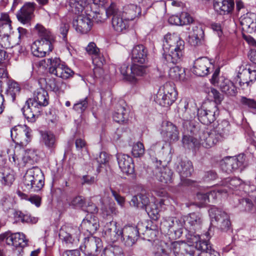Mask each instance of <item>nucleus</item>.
I'll return each mask as SVG.
<instances>
[{
  "label": "nucleus",
  "instance_id": "nucleus-1",
  "mask_svg": "<svg viewBox=\"0 0 256 256\" xmlns=\"http://www.w3.org/2000/svg\"><path fill=\"white\" fill-rule=\"evenodd\" d=\"M184 42L175 33L168 34L163 42V58L166 64H176L181 60L184 54Z\"/></svg>",
  "mask_w": 256,
  "mask_h": 256
},
{
  "label": "nucleus",
  "instance_id": "nucleus-2",
  "mask_svg": "<svg viewBox=\"0 0 256 256\" xmlns=\"http://www.w3.org/2000/svg\"><path fill=\"white\" fill-rule=\"evenodd\" d=\"M222 140L220 134H218L214 128L206 132L198 127V132L195 134L184 135L182 141L184 145L188 148H192L198 145L208 148Z\"/></svg>",
  "mask_w": 256,
  "mask_h": 256
},
{
  "label": "nucleus",
  "instance_id": "nucleus-3",
  "mask_svg": "<svg viewBox=\"0 0 256 256\" xmlns=\"http://www.w3.org/2000/svg\"><path fill=\"white\" fill-rule=\"evenodd\" d=\"M34 28L40 39L32 44L31 51L34 56L42 58L46 56L47 52L52 51L54 38L50 31L40 24H37Z\"/></svg>",
  "mask_w": 256,
  "mask_h": 256
},
{
  "label": "nucleus",
  "instance_id": "nucleus-4",
  "mask_svg": "<svg viewBox=\"0 0 256 256\" xmlns=\"http://www.w3.org/2000/svg\"><path fill=\"white\" fill-rule=\"evenodd\" d=\"M198 108L195 104L187 99L181 100L178 109V116L184 120L182 123L184 135L198 132V126L194 124L192 120L196 117Z\"/></svg>",
  "mask_w": 256,
  "mask_h": 256
},
{
  "label": "nucleus",
  "instance_id": "nucleus-5",
  "mask_svg": "<svg viewBox=\"0 0 256 256\" xmlns=\"http://www.w3.org/2000/svg\"><path fill=\"white\" fill-rule=\"evenodd\" d=\"M44 180V176L40 169L37 166H34L26 172L23 183L27 190L37 192L43 188Z\"/></svg>",
  "mask_w": 256,
  "mask_h": 256
},
{
  "label": "nucleus",
  "instance_id": "nucleus-6",
  "mask_svg": "<svg viewBox=\"0 0 256 256\" xmlns=\"http://www.w3.org/2000/svg\"><path fill=\"white\" fill-rule=\"evenodd\" d=\"M106 12L108 17L112 16V27L116 32L124 33L126 31L129 21L122 16L121 11L118 10L114 4L111 3L106 9Z\"/></svg>",
  "mask_w": 256,
  "mask_h": 256
},
{
  "label": "nucleus",
  "instance_id": "nucleus-7",
  "mask_svg": "<svg viewBox=\"0 0 256 256\" xmlns=\"http://www.w3.org/2000/svg\"><path fill=\"white\" fill-rule=\"evenodd\" d=\"M177 92L174 85L166 83L160 87L155 98V101L159 105L168 107L176 100Z\"/></svg>",
  "mask_w": 256,
  "mask_h": 256
},
{
  "label": "nucleus",
  "instance_id": "nucleus-8",
  "mask_svg": "<svg viewBox=\"0 0 256 256\" xmlns=\"http://www.w3.org/2000/svg\"><path fill=\"white\" fill-rule=\"evenodd\" d=\"M219 114L218 107L215 102H206L198 109L197 116L200 122L206 125L213 122Z\"/></svg>",
  "mask_w": 256,
  "mask_h": 256
},
{
  "label": "nucleus",
  "instance_id": "nucleus-9",
  "mask_svg": "<svg viewBox=\"0 0 256 256\" xmlns=\"http://www.w3.org/2000/svg\"><path fill=\"white\" fill-rule=\"evenodd\" d=\"M211 224L222 231H227L230 227L231 222L229 215L225 212L216 207L209 210Z\"/></svg>",
  "mask_w": 256,
  "mask_h": 256
},
{
  "label": "nucleus",
  "instance_id": "nucleus-10",
  "mask_svg": "<svg viewBox=\"0 0 256 256\" xmlns=\"http://www.w3.org/2000/svg\"><path fill=\"white\" fill-rule=\"evenodd\" d=\"M31 130L26 125H18L10 130L13 142L21 147L24 148L31 140Z\"/></svg>",
  "mask_w": 256,
  "mask_h": 256
},
{
  "label": "nucleus",
  "instance_id": "nucleus-11",
  "mask_svg": "<svg viewBox=\"0 0 256 256\" xmlns=\"http://www.w3.org/2000/svg\"><path fill=\"white\" fill-rule=\"evenodd\" d=\"M184 228L182 217L180 218L172 217L164 220L160 224V228L164 232L169 234H174L176 236L180 237Z\"/></svg>",
  "mask_w": 256,
  "mask_h": 256
},
{
  "label": "nucleus",
  "instance_id": "nucleus-12",
  "mask_svg": "<svg viewBox=\"0 0 256 256\" xmlns=\"http://www.w3.org/2000/svg\"><path fill=\"white\" fill-rule=\"evenodd\" d=\"M220 68H216L210 79L211 83L218 86L222 92L229 96H235L236 89L234 84L229 80L223 77L218 78Z\"/></svg>",
  "mask_w": 256,
  "mask_h": 256
},
{
  "label": "nucleus",
  "instance_id": "nucleus-13",
  "mask_svg": "<svg viewBox=\"0 0 256 256\" xmlns=\"http://www.w3.org/2000/svg\"><path fill=\"white\" fill-rule=\"evenodd\" d=\"M80 233V230L78 227L68 226L60 230L59 236L68 246H77Z\"/></svg>",
  "mask_w": 256,
  "mask_h": 256
},
{
  "label": "nucleus",
  "instance_id": "nucleus-14",
  "mask_svg": "<svg viewBox=\"0 0 256 256\" xmlns=\"http://www.w3.org/2000/svg\"><path fill=\"white\" fill-rule=\"evenodd\" d=\"M92 16L90 14H78L72 21V26L76 30L82 34L88 33L92 28V22L91 20Z\"/></svg>",
  "mask_w": 256,
  "mask_h": 256
},
{
  "label": "nucleus",
  "instance_id": "nucleus-15",
  "mask_svg": "<svg viewBox=\"0 0 256 256\" xmlns=\"http://www.w3.org/2000/svg\"><path fill=\"white\" fill-rule=\"evenodd\" d=\"M184 228L190 232L196 233L202 228V218L198 212H192L182 216Z\"/></svg>",
  "mask_w": 256,
  "mask_h": 256
},
{
  "label": "nucleus",
  "instance_id": "nucleus-16",
  "mask_svg": "<svg viewBox=\"0 0 256 256\" xmlns=\"http://www.w3.org/2000/svg\"><path fill=\"white\" fill-rule=\"evenodd\" d=\"M246 166L245 156L243 154H239L236 158H226L222 164V169L228 173L232 172L237 170H240L242 171Z\"/></svg>",
  "mask_w": 256,
  "mask_h": 256
},
{
  "label": "nucleus",
  "instance_id": "nucleus-17",
  "mask_svg": "<svg viewBox=\"0 0 256 256\" xmlns=\"http://www.w3.org/2000/svg\"><path fill=\"white\" fill-rule=\"evenodd\" d=\"M102 246V240L100 238L90 236L84 238V244L80 246V248L86 256L95 255Z\"/></svg>",
  "mask_w": 256,
  "mask_h": 256
},
{
  "label": "nucleus",
  "instance_id": "nucleus-18",
  "mask_svg": "<svg viewBox=\"0 0 256 256\" xmlns=\"http://www.w3.org/2000/svg\"><path fill=\"white\" fill-rule=\"evenodd\" d=\"M160 134L164 140L170 143L177 141L179 138L177 127L170 122H162Z\"/></svg>",
  "mask_w": 256,
  "mask_h": 256
},
{
  "label": "nucleus",
  "instance_id": "nucleus-19",
  "mask_svg": "<svg viewBox=\"0 0 256 256\" xmlns=\"http://www.w3.org/2000/svg\"><path fill=\"white\" fill-rule=\"evenodd\" d=\"M35 4L33 2L25 4L17 12L16 18L18 20L24 24H30L34 18Z\"/></svg>",
  "mask_w": 256,
  "mask_h": 256
},
{
  "label": "nucleus",
  "instance_id": "nucleus-20",
  "mask_svg": "<svg viewBox=\"0 0 256 256\" xmlns=\"http://www.w3.org/2000/svg\"><path fill=\"white\" fill-rule=\"evenodd\" d=\"M190 44L193 46H198L202 44L204 37V32L202 26L198 24H191L189 28Z\"/></svg>",
  "mask_w": 256,
  "mask_h": 256
},
{
  "label": "nucleus",
  "instance_id": "nucleus-21",
  "mask_svg": "<svg viewBox=\"0 0 256 256\" xmlns=\"http://www.w3.org/2000/svg\"><path fill=\"white\" fill-rule=\"evenodd\" d=\"M105 234L112 242H115L122 238V228L115 221L107 223L104 226Z\"/></svg>",
  "mask_w": 256,
  "mask_h": 256
},
{
  "label": "nucleus",
  "instance_id": "nucleus-22",
  "mask_svg": "<svg viewBox=\"0 0 256 256\" xmlns=\"http://www.w3.org/2000/svg\"><path fill=\"white\" fill-rule=\"evenodd\" d=\"M138 232L134 226H126L122 228V240L128 246H132L138 238Z\"/></svg>",
  "mask_w": 256,
  "mask_h": 256
},
{
  "label": "nucleus",
  "instance_id": "nucleus-23",
  "mask_svg": "<svg viewBox=\"0 0 256 256\" xmlns=\"http://www.w3.org/2000/svg\"><path fill=\"white\" fill-rule=\"evenodd\" d=\"M32 100H27L22 111L28 122H34L40 115L42 110L32 103Z\"/></svg>",
  "mask_w": 256,
  "mask_h": 256
},
{
  "label": "nucleus",
  "instance_id": "nucleus-24",
  "mask_svg": "<svg viewBox=\"0 0 256 256\" xmlns=\"http://www.w3.org/2000/svg\"><path fill=\"white\" fill-rule=\"evenodd\" d=\"M32 103L42 110V107L46 106L49 103L48 92L43 88H38L34 93L33 98H30Z\"/></svg>",
  "mask_w": 256,
  "mask_h": 256
},
{
  "label": "nucleus",
  "instance_id": "nucleus-25",
  "mask_svg": "<svg viewBox=\"0 0 256 256\" xmlns=\"http://www.w3.org/2000/svg\"><path fill=\"white\" fill-rule=\"evenodd\" d=\"M211 63L206 58H200L194 62L192 72L194 74L199 76H204L209 72Z\"/></svg>",
  "mask_w": 256,
  "mask_h": 256
},
{
  "label": "nucleus",
  "instance_id": "nucleus-26",
  "mask_svg": "<svg viewBox=\"0 0 256 256\" xmlns=\"http://www.w3.org/2000/svg\"><path fill=\"white\" fill-rule=\"evenodd\" d=\"M148 50L142 44L136 46L132 50V60L133 63L144 64L148 60Z\"/></svg>",
  "mask_w": 256,
  "mask_h": 256
},
{
  "label": "nucleus",
  "instance_id": "nucleus-27",
  "mask_svg": "<svg viewBox=\"0 0 256 256\" xmlns=\"http://www.w3.org/2000/svg\"><path fill=\"white\" fill-rule=\"evenodd\" d=\"M175 166L182 180L190 176L194 171L192 163L190 160H178Z\"/></svg>",
  "mask_w": 256,
  "mask_h": 256
},
{
  "label": "nucleus",
  "instance_id": "nucleus-28",
  "mask_svg": "<svg viewBox=\"0 0 256 256\" xmlns=\"http://www.w3.org/2000/svg\"><path fill=\"white\" fill-rule=\"evenodd\" d=\"M193 243L196 244V248L202 252L208 253L210 256H220L218 252L212 248L211 245L208 240H201L200 235L196 234L192 238Z\"/></svg>",
  "mask_w": 256,
  "mask_h": 256
},
{
  "label": "nucleus",
  "instance_id": "nucleus-29",
  "mask_svg": "<svg viewBox=\"0 0 256 256\" xmlns=\"http://www.w3.org/2000/svg\"><path fill=\"white\" fill-rule=\"evenodd\" d=\"M120 168L123 173L132 174L134 172V164L132 159L126 154H118L117 157Z\"/></svg>",
  "mask_w": 256,
  "mask_h": 256
},
{
  "label": "nucleus",
  "instance_id": "nucleus-30",
  "mask_svg": "<svg viewBox=\"0 0 256 256\" xmlns=\"http://www.w3.org/2000/svg\"><path fill=\"white\" fill-rule=\"evenodd\" d=\"M234 0H214V10L221 15L230 13L234 10Z\"/></svg>",
  "mask_w": 256,
  "mask_h": 256
},
{
  "label": "nucleus",
  "instance_id": "nucleus-31",
  "mask_svg": "<svg viewBox=\"0 0 256 256\" xmlns=\"http://www.w3.org/2000/svg\"><path fill=\"white\" fill-rule=\"evenodd\" d=\"M240 86H248L256 80V70L250 68L244 70L238 76Z\"/></svg>",
  "mask_w": 256,
  "mask_h": 256
},
{
  "label": "nucleus",
  "instance_id": "nucleus-32",
  "mask_svg": "<svg viewBox=\"0 0 256 256\" xmlns=\"http://www.w3.org/2000/svg\"><path fill=\"white\" fill-rule=\"evenodd\" d=\"M99 224L98 220L94 216H90L84 218L81 223L80 228L82 232H87L89 236L94 233L98 230Z\"/></svg>",
  "mask_w": 256,
  "mask_h": 256
},
{
  "label": "nucleus",
  "instance_id": "nucleus-33",
  "mask_svg": "<svg viewBox=\"0 0 256 256\" xmlns=\"http://www.w3.org/2000/svg\"><path fill=\"white\" fill-rule=\"evenodd\" d=\"M6 242L8 244L16 248H24L27 245L24 234L20 232L12 234L8 236L6 238Z\"/></svg>",
  "mask_w": 256,
  "mask_h": 256
},
{
  "label": "nucleus",
  "instance_id": "nucleus-34",
  "mask_svg": "<svg viewBox=\"0 0 256 256\" xmlns=\"http://www.w3.org/2000/svg\"><path fill=\"white\" fill-rule=\"evenodd\" d=\"M120 11L122 16L128 21L134 20L141 13L140 8L134 4L125 5Z\"/></svg>",
  "mask_w": 256,
  "mask_h": 256
},
{
  "label": "nucleus",
  "instance_id": "nucleus-35",
  "mask_svg": "<svg viewBox=\"0 0 256 256\" xmlns=\"http://www.w3.org/2000/svg\"><path fill=\"white\" fill-rule=\"evenodd\" d=\"M146 72V68L144 65L133 63L130 68V74L128 80L134 82L138 80V77L144 76Z\"/></svg>",
  "mask_w": 256,
  "mask_h": 256
},
{
  "label": "nucleus",
  "instance_id": "nucleus-36",
  "mask_svg": "<svg viewBox=\"0 0 256 256\" xmlns=\"http://www.w3.org/2000/svg\"><path fill=\"white\" fill-rule=\"evenodd\" d=\"M254 14L249 12L240 16V20L244 30L251 32L254 30L256 28V24L254 22Z\"/></svg>",
  "mask_w": 256,
  "mask_h": 256
},
{
  "label": "nucleus",
  "instance_id": "nucleus-37",
  "mask_svg": "<svg viewBox=\"0 0 256 256\" xmlns=\"http://www.w3.org/2000/svg\"><path fill=\"white\" fill-rule=\"evenodd\" d=\"M69 10L76 14H82L88 7V0H67Z\"/></svg>",
  "mask_w": 256,
  "mask_h": 256
},
{
  "label": "nucleus",
  "instance_id": "nucleus-38",
  "mask_svg": "<svg viewBox=\"0 0 256 256\" xmlns=\"http://www.w3.org/2000/svg\"><path fill=\"white\" fill-rule=\"evenodd\" d=\"M150 200L146 193L142 192L132 196L130 204L138 208L144 209V208L149 204Z\"/></svg>",
  "mask_w": 256,
  "mask_h": 256
},
{
  "label": "nucleus",
  "instance_id": "nucleus-39",
  "mask_svg": "<svg viewBox=\"0 0 256 256\" xmlns=\"http://www.w3.org/2000/svg\"><path fill=\"white\" fill-rule=\"evenodd\" d=\"M15 180L14 171L10 168H4L0 175V180L2 185L10 186Z\"/></svg>",
  "mask_w": 256,
  "mask_h": 256
},
{
  "label": "nucleus",
  "instance_id": "nucleus-40",
  "mask_svg": "<svg viewBox=\"0 0 256 256\" xmlns=\"http://www.w3.org/2000/svg\"><path fill=\"white\" fill-rule=\"evenodd\" d=\"M157 170L158 172H156V177L159 181L165 184L172 182L173 172L170 169L164 167Z\"/></svg>",
  "mask_w": 256,
  "mask_h": 256
},
{
  "label": "nucleus",
  "instance_id": "nucleus-41",
  "mask_svg": "<svg viewBox=\"0 0 256 256\" xmlns=\"http://www.w3.org/2000/svg\"><path fill=\"white\" fill-rule=\"evenodd\" d=\"M13 218L14 223L22 222V223H32L35 224L37 222L38 219L34 217H32L28 214H24L22 212L14 210L13 212Z\"/></svg>",
  "mask_w": 256,
  "mask_h": 256
},
{
  "label": "nucleus",
  "instance_id": "nucleus-42",
  "mask_svg": "<svg viewBox=\"0 0 256 256\" xmlns=\"http://www.w3.org/2000/svg\"><path fill=\"white\" fill-rule=\"evenodd\" d=\"M20 88L18 82L14 80H9L8 82V88L6 90V94L10 96L12 101H14L16 95L20 92Z\"/></svg>",
  "mask_w": 256,
  "mask_h": 256
},
{
  "label": "nucleus",
  "instance_id": "nucleus-43",
  "mask_svg": "<svg viewBox=\"0 0 256 256\" xmlns=\"http://www.w3.org/2000/svg\"><path fill=\"white\" fill-rule=\"evenodd\" d=\"M169 76L176 80H184L186 78L184 68L178 66L172 67L169 70Z\"/></svg>",
  "mask_w": 256,
  "mask_h": 256
},
{
  "label": "nucleus",
  "instance_id": "nucleus-44",
  "mask_svg": "<svg viewBox=\"0 0 256 256\" xmlns=\"http://www.w3.org/2000/svg\"><path fill=\"white\" fill-rule=\"evenodd\" d=\"M113 118L118 123H124L128 120V110L124 106H119L113 114Z\"/></svg>",
  "mask_w": 256,
  "mask_h": 256
},
{
  "label": "nucleus",
  "instance_id": "nucleus-45",
  "mask_svg": "<svg viewBox=\"0 0 256 256\" xmlns=\"http://www.w3.org/2000/svg\"><path fill=\"white\" fill-rule=\"evenodd\" d=\"M42 142L48 148H54L56 147L55 136L50 132H44L42 134Z\"/></svg>",
  "mask_w": 256,
  "mask_h": 256
},
{
  "label": "nucleus",
  "instance_id": "nucleus-46",
  "mask_svg": "<svg viewBox=\"0 0 256 256\" xmlns=\"http://www.w3.org/2000/svg\"><path fill=\"white\" fill-rule=\"evenodd\" d=\"M214 128L218 134H220L221 138L223 139L226 136H228L229 134L230 124L228 121L223 120Z\"/></svg>",
  "mask_w": 256,
  "mask_h": 256
},
{
  "label": "nucleus",
  "instance_id": "nucleus-47",
  "mask_svg": "<svg viewBox=\"0 0 256 256\" xmlns=\"http://www.w3.org/2000/svg\"><path fill=\"white\" fill-rule=\"evenodd\" d=\"M47 65L49 66V72L50 73L56 75L58 70V68H61L64 66L63 64L61 63V61L59 58H48L47 60Z\"/></svg>",
  "mask_w": 256,
  "mask_h": 256
},
{
  "label": "nucleus",
  "instance_id": "nucleus-48",
  "mask_svg": "<svg viewBox=\"0 0 256 256\" xmlns=\"http://www.w3.org/2000/svg\"><path fill=\"white\" fill-rule=\"evenodd\" d=\"M57 70L58 72L56 76L63 79L69 78L70 76H72L74 74L73 71L64 64L62 66L61 68H58Z\"/></svg>",
  "mask_w": 256,
  "mask_h": 256
},
{
  "label": "nucleus",
  "instance_id": "nucleus-49",
  "mask_svg": "<svg viewBox=\"0 0 256 256\" xmlns=\"http://www.w3.org/2000/svg\"><path fill=\"white\" fill-rule=\"evenodd\" d=\"M88 98L80 100L73 106V109L78 113H82L88 108Z\"/></svg>",
  "mask_w": 256,
  "mask_h": 256
},
{
  "label": "nucleus",
  "instance_id": "nucleus-50",
  "mask_svg": "<svg viewBox=\"0 0 256 256\" xmlns=\"http://www.w3.org/2000/svg\"><path fill=\"white\" fill-rule=\"evenodd\" d=\"M11 30L12 26L9 22L0 20V36H10Z\"/></svg>",
  "mask_w": 256,
  "mask_h": 256
},
{
  "label": "nucleus",
  "instance_id": "nucleus-51",
  "mask_svg": "<svg viewBox=\"0 0 256 256\" xmlns=\"http://www.w3.org/2000/svg\"><path fill=\"white\" fill-rule=\"evenodd\" d=\"M132 155L136 158L142 156L144 152V148L142 143L137 142L133 146L132 151Z\"/></svg>",
  "mask_w": 256,
  "mask_h": 256
},
{
  "label": "nucleus",
  "instance_id": "nucleus-52",
  "mask_svg": "<svg viewBox=\"0 0 256 256\" xmlns=\"http://www.w3.org/2000/svg\"><path fill=\"white\" fill-rule=\"evenodd\" d=\"M184 248L185 246L180 244L178 242H174L172 244L171 250L175 256H182Z\"/></svg>",
  "mask_w": 256,
  "mask_h": 256
},
{
  "label": "nucleus",
  "instance_id": "nucleus-53",
  "mask_svg": "<svg viewBox=\"0 0 256 256\" xmlns=\"http://www.w3.org/2000/svg\"><path fill=\"white\" fill-rule=\"evenodd\" d=\"M135 228L138 230V236L140 234H152L154 235V236H156V231L153 230L150 228H149L147 226H144L143 225V224L142 222H138L136 226H135Z\"/></svg>",
  "mask_w": 256,
  "mask_h": 256
},
{
  "label": "nucleus",
  "instance_id": "nucleus-54",
  "mask_svg": "<svg viewBox=\"0 0 256 256\" xmlns=\"http://www.w3.org/2000/svg\"><path fill=\"white\" fill-rule=\"evenodd\" d=\"M120 248L118 246H109L106 248L101 256H116Z\"/></svg>",
  "mask_w": 256,
  "mask_h": 256
},
{
  "label": "nucleus",
  "instance_id": "nucleus-55",
  "mask_svg": "<svg viewBox=\"0 0 256 256\" xmlns=\"http://www.w3.org/2000/svg\"><path fill=\"white\" fill-rule=\"evenodd\" d=\"M210 94H212V96L214 98V101L212 102H215L218 107V105L220 104L224 99L222 95L221 94L218 90L214 88H211Z\"/></svg>",
  "mask_w": 256,
  "mask_h": 256
},
{
  "label": "nucleus",
  "instance_id": "nucleus-56",
  "mask_svg": "<svg viewBox=\"0 0 256 256\" xmlns=\"http://www.w3.org/2000/svg\"><path fill=\"white\" fill-rule=\"evenodd\" d=\"M215 194L214 192L212 191L206 193L198 192L197 194V198L202 202L206 203L210 202V196L214 198Z\"/></svg>",
  "mask_w": 256,
  "mask_h": 256
},
{
  "label": "nucleus",
  "instance_id": "nucleus-57",
  "mask_svg": "<svg viewBox=\"0 0 256 256\" xmlns=\"http://www.w3.org/2000/svg\"><path fill=\"white\" fill-rule=\"evenodd\" d=\"M86 50L88 54L92 56L95 54H98L100 52V49L96 46L95 43L93 42H90L86 48Z\"/></svg>",
  "mask_w": 256,
  "mask_h": 256
},
{
  "label": "nucleus",
  "instance_id": "nucleus-58",
  "mask_svg": "<svg viewBox=\"0 0 256 256\" xmlns=\"http://www.w3.org/2000/svg\"><path fill=\"white\" fill-rule=\"evenodd\" d=\"M92 57V63L94 65H96L99 68L103 66L104 60L100 52L98 53V54H95Z\"/></svg>",
  "mask_w": 256,
  "mask_h": 256
},
{
  "label": "nucleus",
  "instance_id": "nucleus-59",
  "mask_svg": "<svg viewBox=\"0 0 256 256\" xmlns=\"http://www.w3.org/2000/svg\"><path fill=\"white\" fill-rule=\"evenodd\" d=\"M240 204L242 205L246 211H250L254 206L252 201L249 198H244L240 200Z\"/></svg>",
  "mask_w": 256,
  "mask_h": 256
},
{
  "label": "nucleus",
  "instance_id": "nucleus-60",
  "mask_svg": "<svg viewBox=\"0 0 256 256\" xmlns=\"http://www.w3.org/2000/svg\"><path fill=\"white\" fill-rule=\"evenodd\" d=\"M10 36H0V46L4 49H7L12 46L9 40Z\"/></svg>",
  "mask_w": 256,
  "mask_h": 256
},
{
  "label": "nucleus",
  "instance_id": "nucleus-61",
  "mask_svg": "<svg viewBox=\"0 0 256 256\" xmlns=\"http://www.w3.org/2000/svg\"><path fill=\"white\" fill-rule=\"evenodd\" d=\"M241 102L249 108L256 110V100L254 99L248 98L246 97H242Z\"/></svg>",
  "mask_w": 256,
  "mask_h": 256
},
{
  "label": "nucleus",
  "instance_id": "nucleus-62",
  "mask_svg": "<svg viewBox=\"0 0 256 256\" xmlns=\"http://www.w3.org/2000/svg\"><path fill=\"white\" fill-rule=\"evenodd\" d=\"M116 210L115 207V204H110L108 206H106L103 209V214L107 216H110L113 214H116Z\"/></svg>",
  "mask_w": 256,
  "mask_h": 256
},
{
  "label": "nucleus",
  "instance_id": "nucleus-63",
  "mask_svg": "<svg viewBox=\"0 0 256 256\" xmlns=\"http://www.w3.org/2000/svg\"><path fill=\"white\" fill-rule=\"evenodd\" d=\"M82 184H86L92 185L96 182V177L89 175H84L82 176Z\"/></svg>",
  "mask_w": 256,
  "mask_h": 256
},
{
  "label": "nucleus",
  "instance_id": "nucleus-64",
  "mask_svg": "<svg viewBox=\"0 0 256 256\" xmlns=\"http://www.w3.org/2000/svg\"><path fill=\"white\" fill-rule=\"evenodd\" d=\"M196 255L195 248L190 246H185L182 256H194Z\"/></svg>",
  "mask_w": 256,
  "mask_h": 256
}]
</instances>
